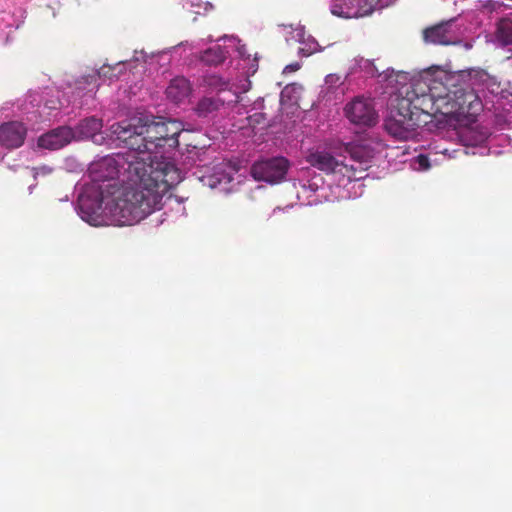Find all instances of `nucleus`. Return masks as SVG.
Wrapping results in <instances>:
<instances>
[{
    "mask_svg": "<svg viewBox=\"0 0 512 512\" xmlns=\"http://www.w3.org/2000/svg\"><path fill=\"white\" fill-rule=\"evenodd\" d=\"M482 110V101L459 77L437 71L425 72L419 79L403 86L392 100L385 130L394 138L407 140L426 120L422 116L441 114L458 121H473Z\"/></svg>",
    "mask_w": 512,
    "mask_h": 512,
    "instance_id": "nucleus-1",
    "label": "nucleus"
},
{
    "mask_svg": "<svg viewBox=\"0 0 512 512\" xmlns=\"http://www.w3.org/2000/svg\"><path fill=\"white\" fill-rule=\"evenodd\" d=\"M143 118L137 124L122 121L111 125V133L121 141L127 151L122 156H130L125 171L128 179L140 182L141 189H120L118 191L117 213L122 214L124 222L141 221L162 206L163 196L180 180V172L171 163H154L152 154L156 153L154 142L146 137Z\"/></svg>",
    "mask_w": 512,
    "mask_h": 512,
    "instance_id": "nucleus-2",
    "label": "nucleus"
},
{
    "mask_svg": "<svg viewBox=\"0 0 512 512\" xmlns=\"http://www.w3.org/2000/svg\"><path fill=\"white\" fill-rule=\"evenodd\" d=\"M131 161V155L122 154L107 155L89 166V175L92 181L91 189L95 193V207L97 210H108L119 225H133L139 221L124 222L122 214L117 213L118 191L121 189H141L140 182L128 179L125 171L127 163Z\"/></svg>",
    "mask_w": 512,
    "mask_h": 512,
    "instance_id": "nucleus-3",
    "label": "nucleus"
},
{
    "mask_svg": "<svg viewBox=\"0 0 512 512\" xmlns=\"http://www.w3.org/2000/svg\"><path fill=\"white\" fill-rule=\"evenodd\" d=\"M145 126L146 137L154 142L157 150L160 147L169 146L174 148L178 146V136L182 132V123L173 119L164 117H152V119L143 118L142 122Z\"/></svg>",
    "mask_w": 512,
    "mask_h": 512,
    "instance_id": "nucleus-4",
    "label": "nucleus"
},
{
    "mask_svg": "<svg viewBox=\"0 0 512 512\" xmlns=\"http://www.w3.org/2000/svg\"><path fill=\"white\" fill-rule=\"evenodd\" d=\"M347 151L350 158L342 161V166L339 168L340 175L347 178L348 181L364 179L372 161L371 150L361 145H353L347 147Z\"/></svg>",
    "mask_w": 512,
    "mask_h": 512,
    "instance_id": "nucleus-5",
    "label": "nucleus"
},
{
    "mask_svg": "<svg viewBox=\"0 0 512 512\" xmlns=\"http://www.w3.org/2000/svg\"><path fill=\"white\" fill-rule=\"evenodd\" d=\"M289 163L284 157H274L255 162L251 174L258 181L278 183L284 179Z\"/></svg>",
    "mask_w": 512,
    "mask_h": 512,
    "instance_id": "nucleus-6",
    "label": "nucleus"
},
{
    "mask_svg": "<svg viewBox=\"0 0 512 512\" xmlns=\"http://www.w3.org/2000/svg\"><path fill=\"white\" fill-rule=\"evenodd\" d=\"M345 114L355 125L373 126L377 122V113L372 102L361 97H356L346 105Z\"/></svg>",
    "mask_w": 512,
    "mask_h": 512,
    "instance_id": "nucleus-7",
    "label": "nucleus"
},
{
    "mask_svg": "<svg viewBox=\"0 0 512 512\" xmlns=\"http://www.w3.org/2000/svg\"><path fill=\"white\" fill-rule=\"evenodd\" d=\"M75 138V133L68 126H60L41 135L38 138L40 148L57 150L69 144Z\"/></svg>",
    "mask_w": 512,
    "mask_h": 512,
    "instance_id": "nucleus-8",
    "label": "nucleus"
},
{
    "mask_svg": "<svg viewBox=\"0 0 512 512\" xmlns=\"http://www.w3.org/2000/svg\"><path fill=\"white\" fill-rule=\"evenodd\" d=\"M331 13L342 18H359L372 13V5L364 2L359 4L357 0H334L331 5Z\"/></svg>",
    "mask_w": 512,
    "mask_h": 512,
    "instance_id": "nucleus-9",
    "label": "nucleus"
},
{
    "mask_svg": "<svg viewBox=\"0 0 512 512\" xmlns=\"http://www.w3.org/2000/svg\"><path fill=\"white\" fill-rule=\"evenodd\" d=\"M27 129L23 123L12 121L0 126V144L8 149L18 148L23 145Z\"/></svg>",
    "mask_w": 512,
    "mask_h": 512,
    "instance_id": "nucleus-10",
    "label": "nucleus"
},
{
    "mask_svg": "<svg viewBox=\"0 0 512 512\" xmlns=\"http://www.w3.org/2000/svg\"><path fill=\"white\" fill-rule=\"evenodd\" d=\"M453 20L438 23L423 31V39L426 43L435 45H450L455 43V35L451 30Z\"/></svg>",
    "mask_w": 512,
    "mask_h": 512,
    "instance_id": "nucleus-11",
    "label": "nucleus"
},
{
    "mask_svg": "<svg viewBox=\"0 0 512 512\" xmlns=\"http://www.w3.org/2000/svg\"><path fill=\"white\" fill-rule=\"evenodd\" d=\"M192 93L190 81L184 76L173 78L166 88V96L174 103H181Z\"/></svg>",
    "mask_w": 512,
    "mask_h": 512,
    "instance_id": "nucleus-12",
    "label": "nucleus"
},
{
    "mask_svg": "<svg viewBox=\"0 0 512 512\" xmlns=\"http://www.w3.org/2000/svg\"><path fill=\"white\" fill-rule=\"evenodd\" d=\"M307 161L315 168L326 173L340 174V166L342 161L337 160L330 153L324 151H317L311 153Z\"/></svg>",
    "mask_w": 512,
    "mask_h": 512,
    "instance_id": "nucleus-13",
    "label": "nucleus"
},
{
    "mask_svg": "<svg viewBox=\"0 0 512 512\" xmlns=\"http://www.w3.org/2000/svg\"><path fill=\"white\" fill-rule=\"evenodd\" d=\"M102 127V120L92 116L81 120L76 126L74 133L80 139H91L94 142H98L97 136L100 135Z\"/></svg>",
    "mask_w": 512,
    "mask_h": 512,
    "instance_id": "nucleus-14",
    "label": "nucleus"
},
{
    "mask_svg": "<svg viewBox=\"0 0 512 512\" xmlns=\"http://www.w3.org/2000/svg\"><path fill=\"white\" fill-rule=\"evenodd\" d=\"M228 51L220 45H215L200 54V61L207 66H218L224 63Z\"/></svg>",
    "mask_w": 512,
    "mask_h": 512,
    "instance_id": "nucleus-15",
    "label": "nucleus"
},
{
    "mask_svg": "<svg viewBox=\"0 0 512 512\" xmlns=\"http://www.w3.org/2000/svg\"><path fill=\"white\" fill-rule=\"evenodd\" d=\"M224 106V100L220 97H203L201 98L196 107L195 111L199 117H208Z\"/></svg>",
    "mask_w": 512,
    "mask_h": 512,
    "instance_id": "nucleus-16",
    "label": "nucleus"
},
{
    "mask_svg": "<svg viewBox=\"0 0 512 512\" xmlns=\"http://www.w3.org/2000/svg\"><path fill=\"white\" fill-rule=\"evenodd\" d=\"M203 84L206 87L218 92L231 89L230 82L215 73H210L203 76Z\"/></svg>",
    "mask_w": 512,
    "mask_h": 512,
    "instance_id": "nucleus-17",
    "label": "nucleus"
},
{
    "mask_svg": "<svg viewBox=\"0 0 512 512\" xmlns=\"http://www.w3.org/2000/svg\"><path fill=\"white\" fill-rule=\"evenodd\" d=\"M496 37L503 45L512 44V19L504 18L498 22Z\"/></svg>",
    "mask_w": 512,
    "mask_h": 512,
    "instance_id": "nucleus-18",
    "label": "nucleus"
},
{
    "mask_svg": "<svg viewBox=\"0 0 512 512\" xmlns=\"http://www.w3.org/2000/svg\"><path fill=\"white\" fill-rule=\"evenodd\" d=\"M392 0H357L359 4H364V2H367L368 4L372 5V12L377 8H383L385 6H388L391 3Z\"/></svg>",
    "mask_w": 512,
    "mask_h": 512,
    "instance_id": "nucleus-19",
    "label": "nucleus"
},
{
    "mask_svg": "<svg viewBox=\"0 0 512 512\" xmlns=\"http://www.w3.org/2000/svg\"><path fill=\"white\" fill-rule=\"evenodd\" d=\"M114 70H115V68L108 66V65H104L99 70V76L107 77L109 79H112L113 77H117V75L115 73H113Z\"/></svg>",
    "mask_w": 512,
    "mask_h": 512,
    "instance_id": "nucleus-20",
    "label": "nucleus"
},
{
    "mask_svg": "<svg viewBox=\"0 0 512 512\" xmlns=\"http://www.w3.org/2000/svg\"><path fill=\"white\" fill-rule=\"evenodd\" d=\"M300 69V65L298 63L287 65L284 69V72H294Z\"/></svg>",
    "mask_w": 512,
    "mask_h": 512,
    "instance_id": "nucleus-21",
    "label": "nucleus"
},
{
    "mask_svg": "<svg viewBox=\"0 0 512 512\" xmlns=\"http://www.w3.org/2000/svg\"><path fill=\"white\" fill-rule=\"evenodd\" d=\"M418 162L423 167H428L429 166L428 158L426 156H424V155H419L418 156Z\"/></svg>",
    "mask_w": 512,
    "mask_h": 512,
    "instance_id": "nucleus-22",
    "label": "nucleus"
},
{
    "mask_svg": "<svg viewBox=\"0 0 512 512\" xmlns=\"http://www.w3.org/2000/svg\"><path fill=\"white\" fill-rule=\"evenodd\" d=\"M86 200H84L83 198L80 199V210H81V213H84V209L86 207Z\"/></svg>",
    "mask_w": 512,
    "mask_h": 512,
    "instance_id": "nucleus-23",
    "label": "nucleus"
}]
</instances>
